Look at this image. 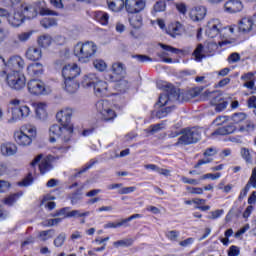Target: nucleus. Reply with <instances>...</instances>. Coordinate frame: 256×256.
<instances>
[{"mask_svg": "<svg viewBox=\"0 0 256 256\" xmlns=\"http://www.w3.org/2000/svg\"><path fill=\"white\" fill-rule=\"evenodd\" d=\"M157 87L158 89L166 91V94H161L159 96V107H165V105H168L171 101H185L184 94L181 93L179 89L175 88L173 84L165 81H158Z\"/></svg>", "mask_w": 256, "mask_h": 256, "instance_id": "obj_1", "label": "nucleus"}, {"mask_svg": "<svg viewBox=\"0 0 256 256\" xmlns=\"http://www.w3.org/2000/svg\"><path fill=\"white\" fill-rule=\"evenodd\" d=\"M97 53V45L93 42L77 43L74 47V55L80 63H89L91 57Z\"/></svg>", "mask_w": 256, "mask_h": 256, "instance_id": "obj_2", "label": "nucleus"}, {"mask_svg": "<svg viewBox=\"0 0 256 256\" xmlns=\"http://www.w3.org/2000/svg\"><path fill=\"white\" fill-rule=\"evenodd\" d=\"M180 133H182V136H180L174 144L175 147H179L181 145H193L201 141V130H199V128H184Z\"/></svg>", "mask_w": 256, "mask_h": 256, "instance_id": "obj_3", "label": "nucleus"}, {"mask_svg": "<svg viewBox=\"0 0 256 256\" xmlns=\"http://www.w3.org/2000/svg\"><path fill=\"white\" fill-rule=\"evenodd\" d=\"M2 78L4 79V83L10 89H14V91H21L27 85V78L21 72L4 73L2 74Z\"/></svg>", "mask_w": 256, "mask_h": 256, "instance_id": "obj_4", "label": "nucleus"}, {"mask_svg": "<svg viewBox=\"0 0 256 256\" xmlns=\"http://www.w3.org/2000/svg\"><path fill=\"white\" fill-rule=\"evenodd\" d=\"M2 74L15 73L25 69V60L21 56H12L8 60L2 58Z\"/></svg>", "mask_w": 256, "mask_h": 256, "instance_id": "obj_5", "label": "nucleus"}, {"mask_svg": "<svg viewBox=\"0 0 256 256\" xmlns=\"http://www.w3.org/2000/svg\"><path fill=\"white\" fill-rule=\"evenodd\" d=\"M73 115V110L67 108L56 114V119L61 123L64 128V133L66 134V139H71L73 137V124H71V116Z\"/></svg>", "mask_w": 256, "mask_h": 256, "instance_id": "obj_6", "label": "nucleus"}, {"mask_svg": "<svg viewBox=\"0 0 256 256\" xmlns=\"http://www.w3.org/2000/svg\"><path fill=\"white\" fill-rule=\"evenodd\" d=\"M96 109L102 121H115V119L117 118V112L111 109V103L107 100L98 101L96 103Z\"/></svg>", "mask_w": 256, "mask_h": 256, "instance_id": "obj_7", "label": "nucleus"}, {"mask_svg": "<svg viewBox=\"0 0 256 256\" xmlns=\"http://www.w3.org/2000/svg\"><path fill=\"white\" fill-rule=\"evenodd\" d=\"M52 156L43 157V154H39L36 156L32 162L30 163L31 167H39V171L42 175L51 171L53 169V165L51 164Z\"/></svg>", "mask_w": 256, "mask_h": 256, "instance_id": "obj_8", "label": "nucleus"}, {"mask_svg": "<svg viewBox=\"0 0 256 256\" xmlns=\"http://www.w3.org/2000/svg\"><path fill=\"white\" fill-rule=\"evenodd\" d=\"M110 72L111 73L107 75L108 81H121L127 73V68L125 67V64L121 62H114L111 66Z\"/></svg>", "mask_w": 256, "mask_h": 256, "instance_id": "obj_9", "label": "nucleus"}, {"mask_svg": "<svg viewBox=\"0 0 256 256\" xmlns=\"http://www.w3.org/2000/svg\"><path fill=\"white\" fill-rule=\"evenodd\" d=\"M221 31H223V23L221 20L214 18L208 21L205 34L210 39H215L218 35H221Z\"/></svg>", "mask_w": 256, "mask_h": 256, "instance_id": "obj_10", "label": "nucleus"}, {"mask_svg": "<svg viewBox=\"0 0 256 256\" xmlns=\"http://www.w3.org/2000/svg\"><path fill=\"white\" fill-rule=\"evenodd\" d=\"M61 137L64 143H69L71 139H67V134L65 133V128L59 124H54L49 129V141L50 143H55L57 139Z\"/></svg>", "mask_w": 256, "mask_h": 256, "instance_id": "obj_11", "label": "nucleus"}, {"mask_svg": "<svg viewBox=\"0 0 256 256\" xmlns=\"http://www.w3.org/2000/svg\"><path fill=\"white\" fill-rule=\"evenodd\" d=\"M1 18L6 19L12 27H20V25L23 24V21L25 20V16H23V13L16 12L12 16L9 14V12L5 9H1Z\"/></svg>", "mask_w": 256, "mask_h": 256, "instance_id": "obj_12", "label": "nucleus"}, {"mask_svg": "<svg viewBox=\"0 0 256 256\" xmlns=\"http://www.w3.org/2000/svg\"><path fill=\"white\" fill-rule=\"evenodd\" d=\"M145 0H125L124 7L127 13H141L145 9Z\"/></svg>", "mask_w": 256, "mask_h": 256, "instance_id": "obj_13", "label": "nucleus"}, {"mask_svg": "<svg viewBox=\"0 0 256 256\" xmlns=\"http://www.w3.org/2000/svg\"><path fill=\"white\" fill-rule=\"evenodd\" d=\"M133 219H141V214H133L128 218L121 219L118 222H108L104 225V229H119V227H130L129 222Z\"/></svg>", "mask_w": 256, "mask_h": 256, "instance_id": "obj_14", "label": "nucleus"}, {"mask_svg": "<svg viewBox=\"0 0 256 256\" xmlns=\"http://www.w3.org/2000/svg\"><path fill=\"white\" fill-rule=\"evenodd\" d=\"M81 74V68L77 64H68L62 68V77L64 80L75 79Z\"/></svg>", "mask_w": 256, "mask_h": 256, "instance_id": "obj_15", "label": "nucleus"}, {"mask_svg": "<svg viewBox=\"0 0 256 256\" xmlns=\"http://www.w3.org/2000/svg\"><path fill=\"white\" fill-rule=\"evenodd\" d=\"M28 91L32 95H43L45 83L39 79H32L28 82Z\"/></svg>", "mask_w": 256, "mask_h": 256, "instance_id": "obj_16", "label": "nucleus"}, {"mask_svg": "<svg viewBox=\"0 0 256 256\" xmlns=\"http://www.w3.org/2000/svg\"><path fill=\"white\" fill-rule=\"evenodd\" d=\"M225 13H241L243 11V2L240 0H228L224 4Z\"/></svg>", "mask_w": 256, "mask_h": 256, "instance_id": "obj_17", "label": "nucleus"}, {"mask_svg": "<svg viewBox=\"0 0 256 256\" xmlns=\"http://www.w3.org/2000/svg\"><path fill=\"white\" fill-rule=\"evenodd\" d=\"M14 140L21 147H29L33 143V139L25 134L21 129L14 132Z\"/></svg>", "mask_w": 256, "mask_h": 256, "instance_id": "obj_18", "label": "nucleus"}, {"mask_svg": "<svg viewBox=\"0 0 256 256\" xmlns=\"http://www.w3.org/2000/svg\"><path fill=\"white\" fill-rule=\"evenodd\" d=\"M31 115V108L27 105H22L12 111V119L17 121L19 119H27Z\"/></svg>", "mask_w": 256, "mask_h": 256, "instance_id": "obj_19", "label": "nucleus"}, {"mask_svg": "<svg viewBox=\"0 0 256 256\" xmlns=\"http://www.w3.org/2000/svg\"><path fill=\"white\" fill-rule=\"evenodd\" d=\"M255 25V22L253 20V17L251 16H246L243 17L239 22H238V29L242 33H249L253 31V26Z\"/></svg>", "mask_w": 256, "mask_h": 256, "instance_id": "obj_20", "label": "nucleus"}, {"mask_svg": "<svg viewBox=\"0 0 256 256\" xmlns=\"http://www.w3.org/2000/svg\"><path fill=\"white\" fill-rule=\"evenodd\" d=\"M207 15V10L203 6H197L190 10L189 16L192 21H203Z\"/></svg>", "mask_w": 256, "mask_h": 256, "instance_id": "obj_21", "label": "nucleus"}, {"mask_svg": "<svg viewBox=\"0 0 256 256\" xmlns=\"http://www.w3.org/2000/svg\"><path fill=\"white\" fill-rule=\"evenodd\" d=\"M35 109L36 117L40 121H45L47 119V104L44 102H35L32 104Z\"/></svg>", "mask_w": 256, "mask_h": 256, "instance_id": "obj_22", "label": "nucleus"}, {"mask_svg": "<svg viewBox=\"0 0 256 256\" xmlns=\"http://www.w3.org/2000/svg\"><path fill=\"white\" fill-rule=\"evenodd\" d=\"M166 33L173 38L179 37L183 34V25L180 22H173L168 25Z\"/></svg>", "mask_w": 256, "mask_h": 256, "instance_id": "obj_23", "label": "nucleus"}, {"mask_svg": "<svg viewBox=\"0 0 256 256\" xmlns=\"http://www.w3.org/2000/svg\"><path fill=\"white\" fill-rule=\"evenodd\" d=\"M43 57V52L41 51V48L37 46L29 47L26 51V58L29 61H39Z\"/></svg>", "mask_w": 256, "mask_h": 256, "instance_id": "obj_24", "label": "nucleus"}, {"mask_svg": "<svg viewBox=\"0 0 256 256\" xmlns=\"http://www.w3.org/2000/svg\"><path fill=\"white\" fill-rule=\"evenodd\" d=\"M26 71L30 77H39V75H43V64L31 63L27 66Z\"/></svg>", "mask_w": 256, "mask_h": 256, "instance_id": "obj_25", "label": "nucleus"}, {"mask_svg": "<svg viewBox=\"0 0 256 256\" xmlns=\"http://www.w3.org/2000/svg\"><path fill=\"white\" fill-rule=\"evenodd\" d=\"M107 89L108 85L107 82L100 80L98 78V81L94 85V93L97 97H107Z\"/></svg>", "mask_w": 256, "mask_h": 256, "instance_id": "obj_26", "label": "nucleus"}, {"mask_svg": "<svg viewBox=\"0 0 256 256\" xmlns=\"http://www.w3.org/2000/svg\"><path fill=\"white\" fill-rule=\"evenodd\" d=\"M98 79H99V77H97L96 74H93V73L87 74V75L83 76L81 85L85 89H89V87L95 88V85H96Z\"/></svg>", "mask_w": 256, "mask_h": 256, "instance_id": "obj_27", "label": "nucleus"}, {"mask_svg": "<svg viewBox=\"0 0 256 256\" xmlns=\"http://www.w3.org/2000/svg\"><path fill=\"white\" fill-rule=\"evenodd\" d=\"M64 89L66 93L73 95L76 91H79V82L75 79L64 80Z\"/></svg>", "mask_w": 256, "mask_h": 256, "instance_id": "obj_28", "label": "nucleus"}, {"mask_svg": "<svg viewBox=\"0 0 256 256\" xmlns=\"http://www.w3.org/2000/svg\"><path fill=\"white\" fill-rule=\"evenodd\" d=\"M1 153L4 157H11L17 153V145H15V143L7 142L2 145Z\"/></svg>", "mask_w": 256, "mask_h": 256, "instance_id": "obj_29", "label": "nucleus"}, {"mask_svg": "<svg viewBox=\"0 0 256 256\" xmlns=\"http://www.w3.org/2000/svg\"><path fill=\"white\" fill-rule=\"evenodd\" d=\"M21 11L23 17H27L28 19H33L37 15V10L32 4H21Z\"/></svg>", "mask_w": 256, "mask_h": 256, "instance_id": "obj_30", "label": "nucleus"}, {"mask_svg": "<svg viewBox=\"0 0 256 256\" xmlns=\"http://www.w3.org/2000/svg\"><path fill=\"white\" fill-rule=\"evenodd\" d=\"M235 131H237V128L234 125L230 124L216 129L212 133V136L215 137V135H231V133H235Z\"/></svg>", "mask_w": 256, "mask_h": 256, "instance_id": "obj_31", "label": "nucleus"}, {"mask_svg": "<svg viewBox=\"0 0 256 256\" xmlns=\"http://www.w3.org/2000/svg\"><path fill=\"white\" fill-rule=\"evenodd\" d=\"M108 7L111 11L119 12L125 7V0H107Z\"/></svg>", "mask_w": 256, "mask_h": 256, "instance_id": "obj_32", "label": "nucleus"}, {"mask_svg": "<svg viewBox=\"0 0 256 256\" xmlns=\"http://www.w3.org/2000/svg\"><path fill=\"white\" fill-rule=\"evenodd\" d=\"M231 121L233 122L234 125H243V123H245V121H247V114L243 113V112H238V113H234L231 116Z\"/></svg>", "mask_w": 256, "mask_h": 256, "instance_id": "obj_33", "label": "nucleus"}, {"mask_svg": "<svg viewBox=\"0 0 256 256\" xmlns=\"http://www.w3.org/2000/svg\"><path fill=\"white\" fill-rule=\"evenodd\" d=\"M20 129L32 140H34L35 137H37V128L33 125H24Z\"/></svg>", "mask_w": 256, "mask_h": 256, "instance_id": "obj_34", "label": "nucleus"}, {"mask_svg": "<svg viewBox=\"0 0 256 256\" xmlns=\"http://www.w3.org/2000/svg\"><path fill=\"white\" fill-rule=\"evenodd\" d=\"M22 196H23V192L11 194L6 198H4L3 203L4 205H8V207H11L14 203H17V201L19 200V197H22Z\"/></svg>", "mask_w": 256, "mask_h": 256, "instance_id": "obj_35", "label": "nucleus"}, {"mask_svg": "<svg viewBox=\"0 0 256 256\" xmlns=\"http://www.w3.org/2000/svg\"><path fill=\"white\" fill-rule=\"evenodd\" d=\"M55 237V230L49 229V230H42L38 233V239L40 241H48V239H53Z\"/></svg>", "mask_w": 256, "mask_h": 256, "instance_id": "obj_36", "label": "nucleus"}, {"mask_svg": "<svg viewBox=\"0 0 256 256\" xmlns=\"http://www.w3.org/2000/svg\"><path fill=\"white\" fill-rule=\"evenodd\" d=\"M133 243H135L133 238H124L113 242V246L116 247V249H119V247H132Z\"/></svg>", "mask_w": 256, "mask_h": 256, "instance_id": "obj_37", "label": "nucleus"}, {"mask_svg": "<svg viewBox=\"0 0 256 256\" xmlns=\"http://www.w3.org/2000/svg\"><path fill=\"white\" fill-rule=\"evenodd\" d=\"M203 49H205L203 44L197 45L196 49L192 53L195 61L201 62V61H203V59H205V54H203Z\"/></svg>", "mask_w": 256, "mask_h": 256, "instance_id": "obj_38", "label": "nucleus"}, {"mask_svg": "<svg viewBox=\"0 0 256 256\" xmlns=\"http://www.w3.org/2000/svg\"><path fill=\"white\" fill-rule=\"evenodd\" d=\"M167 9V3L163 0L157 1L152 9V15H156V13H163Z\"/></svg>", "mask_w": 256, "mask_h": 256, "instance_id": "obj_39", "label": "nucleus"}, {"mask_svg": "<svg viewBox=\"0 0 256 256\" xmlns=\"http://www.w3.org/2000/svg\"><path fill=\"white\" fill-rule=\"evenodd\" d=\"M95 18L101 25H108L109 23V14L106 12H96Z\"/></svg>", "mask_w": 256, "mask_h": 256, "instance_id": "obj_40", "label": "nucleus"}, {"mask_svg": "<svg viewBox=\"0 0 256 256\" xmlns=\"http://www.w3.org/2000/svg\"><path fill=\"white\" fill-rule=\"evenodd\" d=\"M53 41V38L49 34L42 35L38 38V45L40 47H49Z\"/></svg>", "mask_w": 256, "mask_h": 256, "instance_id": "obj_41", "label": "nucleus"}, {"mask_svg": "<svg viewBox=\"0 0 256 256\" xmlns=\"http://www.w3.org/2000/svg\"><path fill=\"white\" fill-rule=\"evenodd\" d=\"M65 241H67V234L65 232H61L53 241V245L55 247H62L65 245Z\"/></svg>", "mask_w": 256, "mask_h": 256, "instance_id": "obj_42", "label": "nucleus"}, {"mask_svg": "<svg viewBox=\"0 0 256 256\" xmlns=\"http://www.w3.org/2000/svg\"><path fill=\"white\" fill-rule=\"evenodd\" d=\"M162 129H165V122L151 125L149 128L146 129V133H151V135H155V133H159V131H162Z\"/></svg>", "mask_w": 256, "mask_h": 256, "instance_id": "obj_43", "label": "nucleus"}, {"mask_svg": "<svg viewBox=\"0 0 256 256\" xmlns=\"http://www.w3.org/2000/svg\"><path fill=\"white\" fill-rule=\"evenodd\" d=\"M255 129V124L251 120H245L244 124H241L238 128V131L243 133L244 131H253Z\"/></svg>", "mask_w": 256, "mask_h": 256, "instance_id": "obj_44", "label": "nucleus"}, {"mask_svg": "<svg viewBox=\"0 0 256 256\" xmlns=\"http://www.w3.org/2000/svg\"><path fill=\"white\" fill-rule=\"evenodd\" d=\"M129 22L134 29H139L143 25V19L139 15H136L130 18Z\"/></svg>", "mask_w": 256, "mask_h": 256, "instance_id": "obj_45", "label": "nucleus"}, {"mask_svg": "<svg viewBox=\"0 0 256 256\" xmlns=\"http://www.w3.org/2000/svg\"><path fill=\"white\" fill-rule=\"evenodd\" d=\"M40 23L44 29H49V27L57 25V20L55 18H44Z\"/></svg>", "mask_w": 256, "mask_h": 256, "instance_id": "obj_46", "label": "nucleus"}, {"mask_svg": "<svg viewBox=\"0 0 256 256\" xmlns=\"http://www.w3.org/2000/svg\"><path fill=\"white\" fill-rule=\"evenodd\" d=\"M83 193L81 190H77L76 192L69 195V199L71 200L72 205H77L79 201H81Z\"/></svg>", "mask_w": 256, "mask_h": 256, "instance_id": "obj_47", "label": "nucleus"}, {"mask_svg": "<svg viewBox=\"0 0 256 256\" xmlns=\"http://www.w3.org/2000/svg\"><path fill=\"white\" fill-rule=\"evenodd\" d=\"M90 215L89 211L81 212V210H72L67 212L66 217H88Z\"/></svg>", "mask_w": 256, "mask_h": 256, "instance_id": "obj_48", "label": "nucleus"}, {"mask_svg": "<svg viewBox=\"0 0 256 256\" xmlns=\"http://www.w3.org/2000/svg\"><path fill=\"white\" fill-rule=\"evenodd\" d=\"M172 109H173L172 107L162 108L156 112V117L158 119H163L164 117H167L169 113H171Z\"/></svg>", "mask_w": 256, "mask_h": 256, "instance_id": "obj_49", "label": "nucleus"}, {"mask_svg": "<svg viewBox=\"0 0 256 256\" xmlns=\"http://www.w3.org/2000/svg\"><path fill=\"white\" fill-rule=\"evenodd\" d=\"M246 186L249 188L253 187L254 189H256V167H254L252 169V174H251Z\"/></svg>", "mask_w": 256, "mask_h": 256, "instance_id": "obj_50", "label": "nucleus"}, {"mask_svg": "<svg viewBox=\"0 0 256 256\" xmlns=\"http://www.w3.org/2000/svg\"><path fill=\"white\" fill-rule=\"evenodd\" d=\"M112 83H117V87L120 89V91H125V89L129 87V82L125 80V77L117 81H112Z\"/></svg>", "mask_w": 256, "mask_h": 256, "instance_id": "obj_51", "label": "nucleus"}, {"mask_svg": "<svg viewBox=\"0 0 256 256\" xmlns=\"http://www.w3.org/2000/svg\"><path fill=\"white\" fill-rule=\"evenodd\" d=\"M93 65L98 71H105L107 69V63L101 59L94 60Z\"/></svg>", "mask_w": 256, "mask_h": 256, "instance_id": "obj_52", "label": "nucleus"}, {"mask_svg": "<svg viewBox=\"0 0 256 256\" xmlns=\"http://www.w3.org/2000/svg\"><path fill=\"white\" fill-rule=\"evenodd\" d=\"M63 221L62 218H53V219H48L45 222H43L44 227H54V225H59Z\"/></svg>", "mask_w": 256, "mask_h": 256, "instance_id": "obj_53", "label": "nucleus"}, {"mask_svg": "<svg viewBox=\"0 0 256 256\" xmlns=\"http://www.w3.org/2000/svg\"><path fill=\"white\" fill-rule=\"evenodd\" d=\"M166 237L169 239V241H177L179 239V231L177 230H170L166 232Z\"/></svg>", "mask_w": 256, "mask_h": 256, "instance_id": "obj_54", "label": "nucleus"}, {"mask_svg": "<svg viewBox=\"0 0 256 256\" xmlns=\"http://www.w3.org/2000/svg\"><path fill=\"white\" fill-rule=\"evenodd\" d=\"M241 155L243 159L246 161V163H253V159L251 158V152H249V149L242 148Z\"/></svg>", "mask_w": 256, "mask_h": 256, "instance_id": "obj_55", "label": "nucleus"}, {"mask_svg": "<svg viewBox=\"0 0 256 256\" xmlns=\"http://www.w3.org/2000/svg\"><path fill=\"white\" fill-rule=\"evenodd\" d=\"M132 57L134 59H137V61H139V63H147V62L153 61V58H151L147 55H142V54L134 55Z\"/></svg>", "mask_w": 256, "mask_h": 256, "instance_id": "obj_56", "label": "nucleus"}, {"mask_svg": "<svg viewBox=\"0 0 256 256\" xmlns=\"http://www.w3.org/2000/svg\"><path fill=\"white\" fill-rule=\"evenodd\" d=\"M134 191H137V188L135 186H130L119 189L118 193L119 195H129V193H134Z\"/></svg>", "mask_w": 256, "mask_h": 256, "instance_id": "obj_57", "label": "nucleus"}, {"mask_svg": "<svg viewBox=\"0 0 256 256\" xmlns=\"http://www.w3.org/2000/svg\"><path fill=\"white\" fill-rule=\"evenodd\" d=\"M175 7L178 11V13H181V15H187V4L186 3H176Z\"/></svg>", "mask_w": 256, "mask_h": 256, "instance_id": "obj_58", "label": "nucleus"}, {"mask_svg": "<svg viewBox=\"0 0 256 256\" xmlns=\"http://www.w3.org/2000/svg\"><path fill=\"white\" fill-rule=\"evenodd\" d=\"M221 177V173H216V174H212V173H208V174H204L200 177L201 181H204L205 179H212V181H215L216 179H219Z\"/></svg>", "mask_w": 256, "mask_h": 256, "instance_id": "obj_59", "label": "nucleus"}, {"mask_svg": "<svg viewBox=\"0 0 256 256\" xmlns=\"http://www.w3.org/2000/svg\"><path fill=\"white\" fill-rule=\"evenodd\" d=\"M160 47L164 49V51H168L169 53H174L175 55H178V53H181V50L172 47L170 45L160 44Z\"/></svg>", "mask_w": 256, "mask_h": 256, "instance_id": "obj_60", "label": "nucleus"}, {"mask_svg": "<svg viewBox=\"0 0 256 256\" xmlns=\"http://www.w3.org/2000/svg\"><path fill=\"white\" fill-rule=\"evenodd\" d=\"M227 60L228 63H239V61H241V55L237 52H234L229 55Z\"/></svg>", "mask_w": 256, "mask_h": 256, "instance_id": "obj_61", "label": "nucleus"}, {"mask_svg": "<svg viewBox=\"0 0 256 256\" xmlns=\"http://www.w3.org/2000/svg\"><path fill=\"white\" fill-rule=\"evenodd\" d=\"M187 191L191 193V195H203V188L201 187H191L187 186Z\"/></svg>", "mask_w": 256, "mask_h": 256, "instance_id": "obj_62", "label": "nucleus"}, {"mask_svg": "<svg viewBox=\"0 0 256 256\" xmlns=\"http://www.w3.org/2000/svg\"><path fill=\"white\" fill-rule=\"evenodd\" d=\"M223 213H224L223 209L212 211L210 212V216L208 217V219H212V220L219 219V217H221Z\"/></svg>", "mask_w": 256, "mask_h": 256, "instance_id": "obj_63", "label": "nucleus"}, {"mask_svg": "<svg viewBox=\"0 0 256 256\" xmlns=\"http://www.w3.org/2000/svg\"><path fill=\"white\" fill-rule=\"evenodd\" d=\"M240 249L237 246H230L228 256H239Z\"/></svg>", "mask_w": 256, "mask_h": 256, "instance_id": "obj_64", "label": "nucleus"}]
</instances>
